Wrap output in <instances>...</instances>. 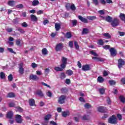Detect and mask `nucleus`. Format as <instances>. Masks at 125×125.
<instances>
[{
    "instance_id": "nucleus-29",
    "label": "nucleus",
    "mask_w": 125,
    "mask_h": 125,
    "mask_svg": "<svg viewBox=\"0 0 125 125\" xmlns=\"http://www.w3.org/2000/svg\"><path fill=\"white\" fill-rule=\"evenodd\" d=\"M61 91L62 93H67L68 92V89L66 87H63L61 89Z\"/></svg>"
},
{
    "instance_id": "nucleus-45",
    "label": "nucleus",
    "mask_w": 125,
    "mask_h": 125,
    "mask_svg": "<svg viewBox=\"0 0 125 125\" xmlns=\"http://www.w3.org/2000/svg\"><path fill=\"white\" fill-rule=\"evenodd\" d=\"M87 18L89 20H91V21L96 20V17L95 16H89L87 17Z\"/></svg>"
},
{
    "instance_id": "nucleus-54",
    "label": "nucleus",
    "mask_w": 125,
    "mask_h": 125,
    "mask_svg": "<svg viewBox=\"0 0 125 125\" xmlns=\"http://www.w3.org/2000/svg\"><path fill=\"white\" fill-rule=\"evenodd\" d=\"M103 48H104V49H105L106 50H108V49H110V45H105L104 46H103Z\"/></svg>"
},
{
    "instance_id": "nucleus-39",
    "label": "nucleus",
    "mask_w": 125,
    "mask_h": 125,
    "mask_svg": "<svg viewBox=\"0 0 125 125\" xmlns=\"http://www.w3.org/2000/svg\"><path fill=\"white\" fill-rule=\"evenodd\" d=\"M70 9L72 10V11H75L76 10V8L74 4H72L71 5Z\"/></svg>"
},
{
    "instance_id": "nucleus-52",
    "label": "nucleus",
    "mask_w": 125,
    "mask_h": 125,
    "mask_svg": "<svg viewBox=\"0 0 125 125\" xmlns=\"http://www.w3.org/2000/svg\"><path fill=\"white\" fill-rule=\"evenodd\" d=\"M84 107L86 109H89V108H91V105L89 104H85Z\"/></svg>"
},
{
    "instance_id": "nucleus-6",
    "label": "nucleus",
    "mask_w": 125,
    "mask_h": 125,
    "mask_svg": "<svg viewBox=\"0 0 125 125\" xmlns=\"http://www.w3.org/2000/svg\"><path fill=\"white\" fill-rule=\"evenodd\" d=\"M109 52H110V55L112 57H115V56H117V54H118V52L117 50L114 47H111L109 49Z\"/></svg>"
},
{
    "instance_id": "nucleus-11",
    "label": "nucleus",
    "mask_w": 125,
    "mask_h": 125,
    "mask_svg": "<svg viewBox=\"0 0 125 125\" xmlns=\"http://www.w3.org/2000/svg\"><path fill=\"white\" fill-rule=\"evenodd\" d=\"M29 80H32V81H39L40 78L37 75L32 74L29 76Z\"/></svg>"
},
{
    "instance_id": "nucleus-59",
    "label": "nucleus",
    "mask_w": 125,
    "mask_h": 125,
    "mask_svg": "<svg viewBox=\"0 0 125 125\" xmlns=\"http://www.w3.org/2000/svg\"><path fill=\"white\" fill-rule=\"evenodd\" d=\"M106 102L107 103V104H108V105H111V99H110V97H108L107 99L106 100Z\"/></svg>"
},
{
    "instance_id": "nucleus-53",
    "label": "nucleus",
    "mask_w": 125,
    "mask_h": 125,
    "mask_svg": "<svg viewBox=\"0 0 125 125\" xmlns=\"http://www.w3.org/2000/svg\"><path fill=\"white\" fill-rule=\"evenodd\" d=\"M103 76L104 77H107V76H108V72H107V71L104 70L103 72Z\"/></svg>"
},
{
    "instance_id": "nucleus-41",
    "label": "nucleus",
    "mask_w": 125,
    "mask_h": 125,
    "mask_svg": "<svg viewBox=\"0 0 125 125\" xmlns=\"http://www.w3.org/2000/svg\"><path fill=\"white\" fill-rule=\"evenodd\" d=\"M42 53L43 55H46L47 54V50L44 48L42 49Z\"/></svg>"
},
{
    "instance_id": "nucleus-21",
    "label": "nucleus",
    "mask_w": 125,
    "mask_h": 125,
    "mask_svg": "<svg viewBox=\"0 0 125 125\" xmlns=\"http://www.w3.org/2000/svg\"><path fill=\"white\" fill-rule=\"evenodd\" d=\"M98 111L101 113H105V108L103 106H99L98 107Z\"/></svg>"
},
{
    "instance_id": "nucleus-30",
    "label": "nucleus",
    "mask_w": 125,
    "mask_h": 125,
    "mask_svg": "<svg viewBox=\"0 0 125 125\" xmlns=\"http://www.w3.org/2000/svg\"><path fill=\"white\" fill-rule=\"evenodd\" d=\"M40 3V1L38 0H34L32 1V5L33 6H36V5H38Z\"/></svg>"
},
{
    "instance_id": "nucleus-2",
    "label": "nucleus",
    "mask_w": 125,
    "mask_h": 125,
    "mask_svg": "<svg viewBox=\"0 0 125 125\" xmlns=\"http://www.w3.org/2000/svg\"><path fill=\"white\" fill-rule=\"evenodd\" d=\"M108 122L109 124H111V125H117V124H118V120L116 115H113L112 116H110V117L108 119Z\"/></svg>"
},
{
    "instance_id": "nucleus-22",
    "label": "nucleus",
    "mask_w": 125,
    "mask_h": 125,
    "mask_svg": "<svg viewBox=\"0 0 125 125\" xmlns=\"http://www.w3.org/2000/svg\"><path fill=\"white\" fill-rule=\"evenodd\" d=\"M89 33V30L87 28H83L82 31L83 35H86Z\"/></svg>"
},
{
    "instance_id": "nucleus-26",
    "label": "nucleus",
    "mask_w": 125,
    "mask_h": 125,
    "mask_svg": "<svg viewBox=\"0 0 125 125\" xmlns=\"http://www.w3.org/2000/svg\"><path fill=\"white\" fill-rule=\"evenodd\" d=\"M55 27L56 31H59L61 28V25L59 23H56L55 24Z\"/></svg>"
},
{
    "instance_id": "nucleus-5",
    "label": "nucleus",
    "mask_w": 125,
    "mask_h": 125,
    "mask_svg": "<svg viewBox=\"0 0 125 125\" xmlns=\"http://www.w3.org/2000/svg\"><path fill=\"white\" fill-rule=\"evenodd\" d=\"M65 100H66V96L62 95L59 98L58 103L59 104H64Z\"/></svg>"
},
{
    "instance_id": "nucleus-9",
    "label": "nucleus",
    "mask_w": 125,
    "mask_h": 125,
    "mask_svg": "<svg viewBox=\"0 0 125 125\" xmlns=\"http://www.w3.org/2000/svg\"><path fill=\"white\" fill-rule=\"evenodd\" d=\"M19 73L21 75H23L24 74V68H23V63H21L19 64Z\"/></svg>"
},
{
    "instance_id": "nucleus-20",
    "label": "nucleus",
    "mask_w": 125,
    "mask_h": 125,
    "mask_svg": "<svg viewBox=\"0 0 125 125\" xmlns=\"http://www.w3.org/2000/svg\"><path fill=\"white\" fill-rule=\"evenodd\" d=\"M119 17L121 20H122V21H124V22L125 23V14L121 13L120 14Z\"/></svg>"
},
{
    "instance_id": "nucleus-38",
    "label": "nucleus",
    "mask_w": 125,
    "mask_h": 125,
    "mask_svg": "<svg viewBox=\"0 0 125 125\" xmlns=\"http://www.w3.org/2000/svg\"><path fill=\"white\" fill-rule=\"evenodd\" d=\"M90 54H91V55H93V56H96L97 57L98 56V55L96 53V52L93 51V50L89 51Z\"/></svg>"
},
{
    "instance_id": "nucleus-62",
    "label": "nucleus",
    "mask_w": 125,
    "mask_h": 125,
    "mask_svg": "<svg viewBox=\"0 0 125 125\" xmlns=\"http://www.w3.org/2000/svg\"><path fill=\"white\" fill-rule=\"evenodd\" d=\"M17 8H23L24 7V5L22 4H20L17 5Z\"/></svg>"
},
{
    "instance_id": "nucleus-3",
    "label": "nucleus",
    "mask_w": 125,
    "mask_h": 125,
    "mask_svg": "<svg viewBox=\"0 0 125 125\" xmlns=\"http://www.w3.org/2000/svg\"><path fill=\"white\" fill-rule=\"evenodd\" d=\"M111 25L112 27H117L120 25V20L118 18H114L111 21Z\"/></svg>"
},
{
    "instance_id": "nucleus-37",
    "label": "nucleus",
    "mask_w": 125,
    "mask_h": 125,
    "mask_svg": "<svg viewBox=\"0 0 125 125\" xmlns=\"http://www.w3.org/2000/svg\"><path fill=\"white\" fill-rule=\"evenodd\" d=\"M66 37L67 39H71V38H72V33H71L70 32H67L66 34Z\"/></svg>"
},
{
    "instance_id": "nucleus-7",
    "label": "nucleus",
    "mask_w": 125,
    "mask_h": 125,
    "mask_svg": "<svg viewBox=\"0 0 125 125\" xmlns=\"http://www.w3.org/2000/svg\"><path fill=\"white\" fill-rule=\"evenodd\" d=\"M63 45V43H59L57 44L55 47L56 51L57 52L61 51V50L63 49V47H64Z\"/></svg>"
},
{
    "instance_id": "nucleus-64",
    "label": "nucleus",
    "mask_w": 125,
    "mask_h": 125,
    "mask_svg": "<svg viewBox=\"0 0 125 125\" xmlns=\"http://www.w3.org/2000/svg\"><path fill=\"white\" fill-rule=\"evenodd\" d=\"M121 82L123 83V84H125V78H122Z\"/></svg>"
},
{
    "instance_id": "nucleus-15",
    "label": "nucleus",
    "mask_w": 125,
    "mask_h": 125,
    "mask_svg": "<svg viewBox=\"0 0 125 125\" xmlns=\"http://www.w3.org/2000/svg\"><path fill=\"white\" fill-rule=\"evenodd\" d=\"M30 106H35L36 105V102L34 99H30L28 101Z\"/></svg>"
},
{
    "instance_id": "nucleus-42",
    "label": "nucleus",
    "mask_w": 125,
    "mask_h": 125,
    "mask_svg": "<svg viewBox=\"0 0 125 125\" xmlns=\"http://www.w3.org/2000/svg\"><path fill=\"white\" fill-rule=\"evenodd\" d=\"M65 78H66V75H65V73H64V72L61 73L60 78L61 80H64Z\"/></svg>"
},
{
    "instance_id": "nucleus-55",
    "label": "nucleus",
    "mask_w": 125,
    "mask_h": 125,
    "mask_svg": "<svg viewBox=\"0 0 125 125\" xmlns=\"http://www.w3.org/2000/svg\"><path fill=\"white\" fill-rule=\"evenodd\" d=\"M22 27H23V28H27L28 27V24L26 22H23L21 23Z\"/></svg>"
},
{
    "instance_id": "nucleus-4",
    "label": "nucleus",
    "mask_w": 125,
    "mask_h": 125,
    "mask_svg": "<svg viewBox=\"0 0 125 125\" xmlns=\"http://www.w3.org/2000/svg\"><path fill=\"white\" fill-rule=\"evenodd\" d=\"M118 67L119 69H121L123 66L125 65V62L123 59H120L118 60Z\"/></svg>"
},
{
    "instance_id": "nucleus-31",
    "label": "nucleus",
    "mask_w": 125,
    "mask_h": 125,
    "mask_svg": "<svg viewBox=\"0 0 125 125\" xmlns=\"http://www.w3.org/2000/svg\"><path fill=\"white\" fill-rule=\"evenodd\" d=\"M74 46L77 50H79V49H80V46L77 41L74 42Z\"/></svg>"
},
{
    "instance_id": "nucleus-40",
    "label": "nucleus",
    "mask_w": 125,
    "mask_h": 125,
    "mask_svg": "<svg viewBox=\"0 0 125 125\" xmlns=\"http://www.w3.org/2000/svg\"><path fill=\"white\" fill-rule=\"evenodd\" d=\"M8 80L9 82H12L13 81V76H12V74H10L8 76Z\"/></svg>"
},
{
    "instance_id": "nucleus-47",
    "label": "nucleus",
    "mask_w": 125,
    "mask_h": 125,
    "mask_svg": "<svg viewBox=\"0 0 125 125\" xmlns=\"http://www.w3.org/2000/svg\"><path fill=\"white\" fill-rule=\"evenodd\" d=\"M18 31L20 32L21 34H24L25 31H24V29L21 28V27H19L18 29Z\"/></svg>"
},
{
    "instance_id": "nucleus-18",
    "label": "nucleus",
    "mask_w": 125,
    "mask_h": 125,
    "mask_svg": "<svg viewBox=\"0 0 125 125\" xmlns=\"http://www.w3.org/2000/svg\"><path fill=\"white\" fill-rule=\"evenodd\" d=\"M112 20L113 18L111 17L110 16L105 17V19L104 20L105 21H106V22H108V23H111Z\"/></svg>"
},
{
    "instance_id": "nucleus-12",
    "label": "nucleus",
    "mask_w": 125,
    "mask_h": 125,
    "mask_svg": "<svg viewBox=\"0 0 125 125\" xmlns=\"http://www.w3.org/2000/svg\"><path fill=\"white\" fill-rule=\"evenodd\" d=\"M82 70L86 72V71H89L90 70V66L89 64H85L82 66Z\"/></svg>"
},
{
    "instance_id": "nucleus-60",
    "label": "nucleus",
    "mask_w": 125,
    "mask_h": 125,
    "mask_svg": "<svg viewBox=\"0 0 125 125\" xmlns=\"http://www.w3.org/2000/svg\"><path fill=\"white\" fill-rule=\"evenodd\" d=\"M117 118L119 119V121H122V120H123V116H122V114H117Z\"/></svg>"
},
{
    "instance_id": "nucleus-17",
    "label": "nucleus",
    "mask_w": 125,
    "mask_h": 125,
    "mask_svg": "<svg viewBox=\"0 0 125 125\" xmlns=\"http://www.w3.org/2000/svg\"><path fill=\"white\" fill-rule=\"evenodd\" d=\"M36 94L40 97H43L44 96L43 93H42V91L41 90H37L36 91Z\"/></svg>"
},
{
    "instance_id": "nucleus-51",
    "label": "nucleus",
    "mask_w": 125,
    "mask_h": 125,
    "mask_svg": "<svg viewBox=\"0 0 125 125\" xmlns=\"http://www.w3.org/2000/svg\"><path fill=\"white\" fill-rule=\"evenodd\" d=\"M46 95L48 96V97L51 98L52 97V93L49 91L46 92Z\"/></svg>"
},
{
    "instance_id": "nucleus-23",
    "label": "nucleus",
    "mask_w": 125,
    "mask_h": 125,
    "mask_svg": "<svg viewBox=\"0 0 125 125\" xmlns=\"http://www.w3.org/2000/svg\"><path fill=\"white\" fill-rule=\"evenodd\" d=\"M7 4L8 5H9V6H14L15 5V1L9 0L8 1Z\"/></svg>"
},
{
    "instance_id": "nucleus-14",
    "label": "nucleus",
    "mask_w": 125,
    "mask_h": 125,
    "mask_svg": "<svg viewBox=\"0 0 125 125\" xmlns=\"http://www.w3.org/2000/svg\"><path fill=\"white\" fill-rule=\"evenodd\" d=\"M13 117V112L9 111L7 113V114L6 115V118H7V119H9L10 120H11Z\"/></svg>"
},
{
    "instance_id": "nucleus-33",
    "label": "nucleus",
    "mask_w": 125,
    "mask_h": 125,
    "mask_svg": "<svg viewBox=\"0 0 125 125\" xmlns=\"http://www.w3.org/2000/svg\"><path fill=\"white\" fill-rule=\"evenodd\" d=\"M99 91L100 94L103 95L105 93V88H101L99 89Z\"/></svg>"
},
{
    "instance_id": "nucleus-46",
    "label": "nucleus",
    "mask_w": 125,
    "mask_h": 125,
    "mask_svg": "<svg viewBox=\"0 0 125 125\" xmlns=\"http://www.w3.org/2000/svg\"><path fill=\"white\" fill-rule=\"evenodd\" d=\"M0 79H3L5 78V74L3 72L0 73Z\"/></svg>"
},
{
    "instance_id": "nucleus-34",
    "label": "nucleus",
    "mask_w": 125,
    "mask_h": 125,
    "mask_svg": "<svg viewBox=\"0 0 125 125\" xmlns=\"http://www.w3.org/2000/svg\"><path fill=\"white\" fill-rule=\"evenodd\" d=\"M97 44L99 45H104V42L102 39H100L98 41Z\"/></svg>"
},
{
    "instance_id": "nucleus-16",
    "label": "nucleus",
    "mask_w": 125,
    "mask_h": 125,
    "mask_svg": "<svg viewBox=\"0 0 125 125\" xmlns=\"http://www.w3.org/2000/svg\"><path fill=\"white\" fill-rule=\"evenodd\" d=\"M62 116L63 118H66L67 116H70V111L67 110L66 111H63L62 112Z\"/></svg>"
},
{
    "instance_id": "nucleus-1",
    "label": "nucleus",
    "mask_w": 125,
    "mask_h": 125,
    "mask_svg": "<svg viewBox=\"0 0 125 125\" xmlns=\"http://www.w3.org/2000/svg\"><path fill=\"white\" fill-rule=\"evenodd\" d=\"M62 64H61L60 67L59 66H56L54 67V70L56 71V72H62L65 68H66V66H67V60L68 59L67 58L62 57Z\"/></svg>"
},
{
    "instance_id": "nucleus-35",
    "label": "nucleus",
    "mask_w": 125,
    "mask_h": 125,
    "mask_svg": "<svg viewBox=\"0 0 125 125\" xmlns=\"http://www.w3.org/2000/svg\"><path fill=\"white\" fill-rule=\"evenodd\" d=\"M82 120L83 121H87L89 120V116L88 115H84L83 116Z\"/></svg>"
},
{
    "instance_id": "nucleus-43",
    "label": "nucleus",
    "mask_w": 125,
    "mask_h": 125,
    "mask_svg": "<svg viewBox=\"0 0 125 125\" xmlns=\"http://www.w3.org/2000/svg\"><path fill=\"white\" fill-rule=\"evenodd\" d=\"M7 50L9 51V52H10L11 53H13L14 54H16V52H14L13 51V49L11 48H7Z\"/></svg>"
},
{
    "instance_id": "nucleus-61",
    "label": "nucleus",
    "mask_w": 125,
    "mask_h": 125,
    "mask_svg": "<svg viewBox=\"0 0 125 125\" xmlns=\"http://www.w3.org/2000/svg\"><path fill=\"white\" fill-rule=\"evenodd\" d=\"M15 106V104L14 103H10L9 104V107H14Z\"/></svg>"
},
{
    "instance_id": "nucleus-49",
    "label": "nucleus",
    "mask_w": 125,
    "mask_h": 125,
    "mask_svg": "<svg viewBox=\"0 0 125 125\" xmlns=\"http://www.w3.org/2000/svg\"><path fill=\"white\" fill-rule=\"evenodd\" d=\"M65 7L67 10H70V8H71V4L70 3H67L65 5Z\"/></svg>"
},
{
    "instance_id": "nucleus-27",
    "label": "nucleus",
    "mask_w": 125,
    "mask_h": 125,
    "mask_svg": "<svg viewBox=\"0 0 125 125\" xmlns=\"http://www.w3.org/2000/svg\"><path fill=\"white\" fill-rule=\"evenodd\" d=\"M50 119H51V114H47L44 117V121H49Z\"/></svg>"
},
{
    "instance_id": "nucleus-50",
    "label": "nucleus",
    "mask_w": 125,
    "mask_h": 125,
    "mask_svg": "<svg viewBox=\"0 0 125 125\" xmlns=\"http://www.w3.org/2000/svg\"><path fill=\"white\" fill-rule=\"evenodd\" d=\"M69 46L70 48L74 47V42H73V41H70L69 42Z\"/></svg>"
},
{
    "instance_id": "nucleus-57",
    "label": "nucleus",
    "mask_w": 125,
    "mask_h": 125,
    "mask_svg": "<svg viewBox=\"0 0 125 125\" xmlns=\"http://www.w3.org/2000/svg\"><path fill=\"white\" fill-rule=\"evenodd\" d=\"M31 67L35 69V68H37L38 67V64H37L36 63L33 62L31 64Z\"/></svg>"
},
{
    "instance_id": "nucleus-24",
    "label": "nucleus",
    "mask_w": 125,
    "mask_h": 125,
    "mask_svg": "<svg viewBox=\"0 0 125 125\" xmlns=\"http://www.w3.org/2000/svg\"><path fill=\"white\" fill-rule=\"evenodd\" d=\"M97 81L100 83H104V78L101 76H99L97 78Z\"/></svg>"
},
{
    "instance_id": "nucleus-63",
    "label": "nucleus",
    "mask_w": 125,
    "mask_h": 125,
    "mask_svg": "<svg viewBox=\"0 0 125 125\" xmlns=\"http://www.w3.org/2000/svg\"><path fill=\"white\" fill-rule=\"evenodd\" d=\"M100 1L102 4L105 5L106 4V1L105 0H100Z\"/></svg>"
},
{
    "instance_id": "nucleus-25",
    "label": "nucleus",
    "mask_w": 125,
    "mask_h": 125,
    "mask_svg": "<svg viewBox=\"0 0 125 125\" xmlns=\"http://www.w3.org/2000/svg\"><path fill=\"white\" fill-rule=\"evenodd\" d=\"M7 97L9 98H13L15 97V94L13 92L9 93L7 95Z\"/></svg>"
},
{
    "instance_id": "nucleus-44",
    "label": "nucleus",
    "mask_w": 125,
    "mask_h": 125,
    "mask_svg": "<svg viewBox=\"0 0 125 125\" xmlns=\"http://www.w3.org/2000/svg\"><path fill=\"white\" fill-rule=\"evenodd\" d=\"M16 44L19 46H21V40L19 39L16 40Z\"/></svg>"
},
{
    "instance_id": "nucleus-8",
    "label": "nucleus",
    "mask_w": 125,
    "mask_h": 125,
    "mask_svg": "<svg viewBox=\"0 0 125 125\" xmlns=\"http://www.w3.org/2000/svg\"><path fill=\"white\" fill-rule=\"evenodd\" d=\"M15 120L17 124H22L23 122V119H22V116L19 114L16 115Z\"/></svg>"
},
{
    "instance_id": "nucleus-13",
    "label": "nucleus",
    "mask_w": 125,
    "mask_h": 125,
    "mask_svg": "<svg viewBox=\"0 0 125 125\" xmlns=\"http://www.w3.org/2000/svg\"><path fill=\"white\" fill-rule=\"evenodd\" d=\"M92 59L94 60V61H97V62H104V59L102 58H98L96 57H92Z\"/></svg>"
},
{
    "instance_id": "nucleus-32",
    "label": "nucleus",
    "mask_w": 125,
    "mask_h": 125,
    "mask_svg": "<svg viewBox=\"0 0 125 125\" xmlns=\"http://www.w3.org/2000/svg\"><path fill=\"white\" fill-rule=\"evenodd\" d=\"M66 74L68 75V76H72L73 74H74V72L73 71L71 70V69H68L66 70Z\"/></svg>"
},
{
    "instance_id": "nucleus-36",
    "label": "nucleus",
    "mask_w": 125,
    "mask_h": 125,
    "mask_svg": "<svg viewBox=\"0 0 125 125\" xmlns=\"http://www.w3.org/2000/svg\"><path fill=\"white\" fill-rule=\"evenodd\" d=\"M119 99L121 102L123 103H125V98L124 97V96H120L119 97Z\"/></svg>"
},
{
    "instance_id": "nucleus-56",
    "label": "nucleus",
    "mask_w": 125,
    "mask_h": 125,
    "mask_svg": "<svg viewBox=\"0 0 125 125\" xmlns=\"http://www.w3.org/2000/svg\"><path fill=\"white\" fill-rule=\"evenodd\" d=\"M109 83L110 84V85H114V84H116V82H115V81L113 80H110L109 81Z\"/></svg>"
},
{
    "instance_id": "nucleus-10",
    "label": "nucleus",
    "mask_w": 125,
    "mask_h": 125,
    "mask_svg": "<svg viewBox=\"0 0 125 125\" xmlns=\"http://www.w3.org/2000/svg\"><path fill=\"white\" fill-rule=\"evenodd\" d=\"M78 19H79L81 22H83V23H84L85 24H87V23H88V20L85 18L83 17L82 16H79Z\"/></svg>"
},
{
    "instance_id": "nucleus-28",
    "label": "nucleus",
    "mask_w": 125,
    "mask_h": 125,
    "mask_svg": "<svg viewBox=\"0 0 125 125\" xmlns=\"http://www.w3.org/2000/svg\"><path fill=\"white\" fill-rule=\"evenodd\" d=\"M104 37L106 38V39H111V37L110 34L108 33H105L103 34Z\"/></svg>"
},
{
    "instance_id": "nucleus-58",
    "label": "nucleus",
    "mask_w": 125,
    "mask_h": 125,
    "mask_svg": "<svg viewBox=\"0 0 125 125\" xmlns=\"http://www.w3.org/2000/svg\"><path fill=\"white\" fill-rule=\"evenodd\" d=\"M77 24H78V21L76 20L72 21V25L73 26H77Z\"/></svg>"
},
{
    "instance_id": "nucleus-19",
    "label": "nucleus",
    "mask_w": 125,
    "mask_h": 125,
    "mask_svg": "<svg viewBox=\"0 0 125 125\" xmlns=\"http://www.w3.org/2000/svg\"><path fill=\"white\" fill-rule=\"evenodd\" d=\"M30 17L32 21H33L34 22H37V21H38V18H37L35 15H31Z\"/></svg>"
},
{
    "instance_id": "nucleus-48",
    "label": "nucleus",
    "mask_w": 125,
    "mask_h": 125,
    "mask_svg": "<svg viewBox=\"0 0 125 125\" xmlns=\"http://www.w3.org/2000/svg\"><path fill=\"white\" fill-rule=\"evenodd\" d=\"M98 13L99 14H100V15H104V14H105V10H99L98 11Z\"/></svg>"
}]
</instances>
